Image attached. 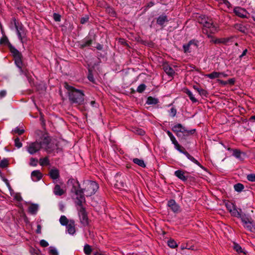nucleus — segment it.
Masks as SVG:
<instances>
[{"label": "nucleus", "mask_w": 255, "mask_h": 255, "mask_svg": "<svg viewBox=\"0 0 255 255\" xmlns=\"http://www.w3.org/2000/svg\"><path fill=\"white\" fill-rule=\"evenodd\" d=\"M49 253L51 255H58L57 250L52 247H50Z\"/></svg>", "instance_id": "3c124183"}, {"label": "nucleus", "mask_w": 255, "mask_h": 255, "mask_svg": "<svg viewBox=\"0 0 255 255\" xmlns=\"http://www.w3.org/2000/svg\"><path fill=\"white\" fill-rule=\"evenodd\" d=\"M167 206L169 209L175 214L181 212L180 206L175 202L174 200L171 199L168 201Z\"/></svg>", "instance_id": "9d476101"}, {"label": "nucleus", "mask_w": 255, "mask_h": 255, "mask_svg": "<svg viewBox=\"0 0 255 255\" xmlns=\"http://www.w3.org/2000/svg\"><path fill=\"white\" fill-rule=\"evenodd\" d=\"M14 198L18 201H20L22 200V198L20 196V195L18 194H16L15 196H14Z\"/></svg>", "instance_id": "052dcab7"}, {"label": "nucleus", "mask_w": 255, "mask_h": 255, "mask_svg": "<svg viewBox=\"0 0 255 255\" xmlns=\"http://www.w3.org/2000/svg\"><path fill=\"white\" fill-rule=\"evenodd\" d=\"M84 251L86 255H89L91 254L92 249L90 246L88 245H86L84 248Z\"/></svg>", "instance_id": "a19ab883"}, {"label": "nucleus", "mask_w": 255, "mask_h": 255, "mask_svg": "<svg viewBox=\"0 0 255 255\" xmlns=\"http://www.w3.org/2000/svg\"><path fill=\"white\" fill-rule=\"evenodd\" d=\"M218 82L223 85H226L228 84V82H227V81H223L222 80L218 79Z\"/></svg>", "instance_id": "0e129e2a"}, {"label": "nucleus", "mask_w": 255, "mask_h": 255, "mask_svg": "<svg viewBox=\"0 0 255 255\" xmlns=\"http://www.w3.org/2000/svg\"><path fill=\"white\" fill-rule=\"evenodd\" d=\"M203 24L205 27L210 28L211 31H214L216 29V26L212 19L208 18L207 20H205V21L203 22Z\"/></svg>", "instance_id": "4468645a"}, {"label": "nucleus", "mask_w": 255, "mask_h": 255, "mask_svg": "<svg viewBox=\"0 0 255 255\" xmlns=\"http://www.w3.org/2000/svg\"><path fill=\"white\" fill-rule=\"evenodd\" d=\"M163 69L164 72L170 76H173L175 74L174 69L170 67L168 64H163Z\"/></svg>", "instance_id": "6ab92c4d"}, {"label": "nucleus", "mask_w": 255, "mask_h": 255, "mask_svg": "<svg viewBox=\"0 0 255 255\" xmlns=\"http://www.w3.org/2000/svg\"><path fill=\"white\" fill-rule=\"evenodd\" d=\"M9 48L10 51L12 53V56L14 59V63H17V64L19 65L20 64L19 62L20 61L22 60L21 53L12 45H10Z\"/></svg>", "instance_id": "1a4fd4ad"}, {"label": "nucleus", "mask_w": 255, "mask_h": 255, "mask_svg": "<svg viewBox=\"0 0 255 255\" xmlns=\"http://www.w3.org/2000/svg\"><path fill=\"white\" fill-rule=\"evenodd\" d=\"M221 74L220 72H213L211 73L206 74L205 76L206 77L209 78L211 79H213L215 78H219L221 76Z\"/></svg>", "instance_id": "7c9ffc66"}, {"label": "nucleus", "mask_w": 255, "mask_h": 255, "mask_svg": "<svg viewBox=\"0 0 255 255\" xmlns=\"http://www.w3.org/2000/svg\"><path fill=\"white\" fill-rule=\"evenodd\" d=\"M166 133L170 138L173 136V134L169 130H167Z\"/></svg>", "instance_id": "338daca9"}, {"label": "nucleus", "mask_w": 255, "mask_h": 255, "mask_svg": "<svg viewBox=\"0 0 255 255\" xmlns=\"http://www.w3.org/2000/svg\"><path fill=\"white\" fill-rule=\"evenodd\" d=\"M198 93L200 96H204L206 97L207 96V95H208V93H207V91L202 88L201 89H200V90H199Z\"/></svg>", "instance_id": "864d4df0"}, {"label": "nucleus", "mask_w": 255, "mask_h": 255, "mask_svg": "<svg viewBox=\"0 0 255 255\" xmlns=\"http://www.w3.org/2000/svg\"><path fill=\"white\" fill-rule=\"evenodd\" d=\"M230 40V38H217L213 41L215 44H227Z\"/></svg>", "instance_id": "393cba45"}, {"label": "nucleus", "mask_w": 255, "mask_h": 255, "mask_svg": "<svg viewBox=\"0 0 255 255\" xmlns=\"http://www.w3.org/2000/svg\"><path fill=\"white\" fill-rule=\"evenodd\" d=\"M230 212L234 217L240 218L241 221H242V219L245 218L247 215L245 214H242V210L240 209L239 211H238L236 208H233V209H230Z\"/></svg>", "instance_id": "ddd939ff"}, {"label": "nucleus", "mask_w": 255, "mask_h": 255, "mask_svg": "<svg viewBox=\"0 0 255 255\" xmlns=\"http://www.w3.org/2000/svg\"><path fill=\"white\" fill-rule=\"evenodd\" d=\"M6 95V90H1L0 91V99H2Z\"/></svg>", "instance_id": "13d9d810"}, {"label": "nucleus", "mask_w": 255, "mask_h": 255, "mask_svg": "<svg viewBox=\"0 0 255 255\" xmlns=\"http://www.w3.org/2000/svg\"><path fill=\"white\" fill-rule=\"evenodd\" d=\"M85 184V187L83 190L86 192V196H90L94 194L99 188L98 184L93 181H87Z\"/></svg>", "instance_id": "39448f33"}, {"label": "nucleus", "mask_w": 255, "mask_h": 255, "mask_svg": "<svg viewBox=\"0 0 255 255\" xmlns=\"http://www.w3.org/2000/svg\"><path fill=\"white\" fill-rule=\"evenodd\" d=\"M193 88L196 90L198 92H199V90H200V89H201L202 88H199L198 86H196V85H194L193 86Z\"/></svg>", "instance_id": "774afa93"}, {"label": "nucleus", "mask_w": 255, "mask_h": 255, "mask_svg": "<svg viewBox=\"0 0 255 255\" xmlns=\"http://www.w3.org/2000/svg\"><path fill=\"white\" fill-rule=\"evenodd\" d=\"M116 185L118 186L119 188L124 187H125V183L122 181H121L119 182L118 180H117Z\"/></svg>", "instance_id": "6e6d98bb"}, {"label": "nucleus", "mask_w": 255, "mask_h": 255, "mask_svg": "<svg viewBox=\"0 0 255 255\" xmlns=\"http://www.w3.org/2000/svg\"><path fill=\"white\" fill-rule=\"evenodd\" d=\"M40 245L42 247H47L49 245L48 242L44 240H41L40 241Z\"/></svg>", "instance_id": "5fc2aeb1"}, {"label": "nucleus", "mask_w": 255, "mask_h": 255, "mask_svg": "<svg viewBox=\"0 0 255 255\" xmlns=\"http://www.w3.org/2000/svg\"><path fill=\"white\" fill-rule=\"evenodd\" d=\"M86 105L87 107H88L89 106H91V107H93V108H98L99 106V104L97 103L95 101L92 100L90 102H87L86 103Z\"/></svg>", "instance_id": "79ce46f5"}, {"label": "nucleus", "mask_w": 255, "mask_h": 255, "mask_svg": "<svg viewBox=\"0 0 255 255\" xmlns=\"http://www.w3.org/2000/svg\"><path fill=\"white\" fill-rule=\"evenodd\" d=\"M38 206L37 204H32L28 207V212L31 214H35L38 210Z\"/></svg>", "instance_id": "cd10ccee"}, {"label": "nucleus", "mask_w": 255, "mask_h": 255, "mask_svg": "<svg viewBox=\"0 0 255 255\" xmlns=\"http://www.w3.org/2000/svg\"><path fill=\"white\" fill-rule=\"evenodd\" d=\"M146 85L144 84L139 85L136 89V91L139 93H142L146 89Z\"/></svg>", "instance_id": "37998d69"}, {"label": "nucleus", "mask_w": 255, "mask_h": 255, "mask_svg": "<svg viewBox=\"0 0 255 255\" xmlns=\"http://www.w3.org/2000/svg\"><path fill=\"white\" fill-rule=\"evenodd\" d=\"M68 233L70 235H74L76 232L75 224L73 220H69V224L66 226Z\"/></svg>", "instance_id": "2eb2a0df"}, {"label": "nucleus", "mask_w": 255, "mask_h": 255, "mask_svg": "<svg viewBox=\"0 0 255 255\" xmlns=\"http://www.w3.org/2000/svg\"><path fill=\"white\" fill-rule=\"evenodd\" d=\"M233 155L241 160H243L244 158L242 155L245 156L246 155V153L242 152L240 150L234 149H233Z\"/></svg>", "instance_id": "412c9836"}, {"label": "nucleus", "mask_w": 255, "mask_h": 255, "mask_svg": "<svg viewBox=\"0 0 255 255\" xmlns=\"http://www.w3.org/2000/svg\"><path fill=\"white\" fill-rule=\"evenodd\" d=\"M76 185L73 184L71 192L76 195L75 204L80 207H84L83 204L85 203L86 200L84 194L83 189L80 187V184L78 181L75 182Z\"/></svg>", "instance_id": "7ed1b4c3"}, {"label": "nucleus", "mask_w": 255, "mask_h": 255, "mask_svg": "<svg viewBox=\"0 0 255 255\" xmlns=\"http://www.w3.org/2000/svg\"><path fill=\"white\" fill-rule=\"evenodd\" d=\"M11 24L14 25L18 39L22 43H23L26 36V30L23 25L14 17L11 20Z\"/></svg>", "instance_id": "20e7f679"}, {"label": "nucleus", "mask_w": 255, "mask_h": 255, "mask_svg": "<svg viewBox=\"0 0 255 255\" xmlns=\"http://www.w3.org/2000/svg\"><path fill=\"white\" fill-rule=\"evenodd\" d=\"M19 63H20L19 65L17 64V63H15V64L16 66H17V67L19 69V71L20 74L26 75V70H25L24 69H23L22 68L23 62H22V60L20 61Z\"/></svg>", "instance_id": "473e14b6"}, {"label": "nucleus", "mask_w": 255, "mask_h": 255, "mask_svg": "<svg viewBox=\"0 0 255 255\" xmlns=\"http://www.w3.org/2000/svg\"><path fill=\"white\" fill-rule=\"evenodd\" d=\"M184 92L188 96L190 100L193 103H196L198 101L196 98H195V97H194V95L189 89H185L184 90Z\"/></svg>", "instance_id": "bb28decb"}, {"label": "nucleus", "mask_w": 255, "mask_h": 255, "mask_svg": "<svg viewBox=\"0 0 255 255\" xmlns=\"http://www.w3.org/2000/svg\"><path fill=\"white\" fill-rule=\"evenodd\" d=\"M53 17L55 21L59 22L61 20V16L59 14L57 13H53Z\"/></svg>", "instance_id": "09e8293b"}, {"label": "nucleus", "mask_w": 255, "mask_h": 255, "mask_svg": "<svg viewBox=\"0 0 255 255\" xmlns=\"http://www.w3.org/2000/svg\"><path fill=\"white\" fill-rule=\"evenodd\" d=\"M78 210L80 223L84 227L88 226L89 224V220L85 208L84 207H80Z\"/></svg>", "instance_id": "0eeeda50"}, {"label": "nucleus", "mask_w": 255, "mask_h": 255, "mask_svg": "<svg viewBox=\"0 0 255 255\" xmlns=\"http://www.w3.org/2000/svg\"><path fill=\"white\" fill-rule=\"evenodd\" d=\"M234 12L237 16L240 17L244 18L246 17L247 12L242 8L239 7H236L234 10Z\"/></svg>", "instance_id": "a211bd4d"}, {"label": "nucleus", "mask_w": 255, "mask_h": 255, "mask_svg": "<svg viewBox=\"0 0 255 255\" xmlns=\"http://www.w3.org/2000/svg\"><path fill=\"white\" fill-rule=\"evenodd\" d=\"M247 179L251 182H255V174H250L247 175Z\"/></svg>", "instance_id": "de8ad7c7"}, {"label": "nucleus", "mask_w": 255, "mask_h": 255, "mask_svg": "<svg viewBox=\"0 0 255 255\" xmlns=\"http://www.w3.org/2000/svg\"><path fill=\"white\" fill-rule=\"evenodd\" d=\"M53 192H54V193L56 195H58V196H61L64 193V190L62 189H61L60 185H59L58 184H56L55 186V187L54 188Z\"/></svg>", "instance_id": "a878e982"}, {"label": "nucleus", "mask_w": 255, "mask_h": 255, "mask_svg": "<svg viewBox=\"0 0 255 255\" xmlns=\"http://www.w3.org/2000/svg\"><path fill=\"white\" fill-rule=\"evenodd\" d=\"M180 152L183 153L188 159H189L190 161L193 162V163L197 164L198 166H199L200 168L204 169V167L192 156H191L187 151H186L185 149V148L183 147L181 149V151H179Z\"/></svg>", "instance_id": "f8f14e48"}, {"label": "nucleus", "mask_w": 255, "mask_h": 255, "mask_svg": "<svg viewBox=\"0 0 255 255\" xmlns=\"http://www.w3.org/2000/svg\"><path fill=\"white\" fill-rule=\"evenodd\" d=\"M50 141V139L49 137L48 136H44L42 140L39 141V142L42 143V146H44V145L46 146L49 143Z\"/></svg>", "instance_id": "58836bf2"}, {"label": "nucleus", "mask_w": 255, "mask_h": 255, "mask_svg": "<svg viewBox=\"0 0 255 255\" xmlns=\"http://www.w3.org/2000/svg\"><path fill=\"white\" fill-rule=\"evenodd\" d=\"M242 222L246 229L251 232L255 233V223L250 216L247 215L245 218L242 219Z\"/></svg>", "instance_id": "423d86ee"}, {"label": "nucleus", "mask_w": 255, "mask_h": 255, "mask_svg": "<svg viewBox=\"0 0 255 255\" xmlns=\"http://www.w3.org/2000/svg\"><path fill=\"white\" fill-rule=\"evenodd\" d=\"M171 129L178 137L181 139H186L187 136L193 134L196 131V129L188 130L181 124L174 125Z\"/></svg>", "instance_id": "f03ea898"}, {"label": "nucleus", "mask_w": 255, "mask_h": 255, "mask_svg": "<svg viewBox=\"0 0 255 255\" xmlns=\"http://www.w3.org/2000/svg\"><path fill=\"white\" fill-rule=\"evenodd\" d=\"M159 102L157 98L149 96L147 98L146 103L148 105H156Z\"/></svg>", "instance_id": "c85d7f7f"}, {"label": "nucleus", "mask_w": 255, "mask_h": 255, "mask_svg": "<svg viewBox=\"0 0 255 255\" xmlns=\"http://www.w3.org/2000/svg\"><path fill=\"white\" fill-rule=\"evenodd\" d=\"M13 131L15 133L18 134L19 135H21L24 133V130L23 129H20L18 127H16L14 128V129L13 130Z\"/></svg>", "instance_id": "8fccbe9b"}, {"label": "nucleus", "mask_w": 255, "mask_h": 255, "mask_svg": "<svg viewBox=\"0 0 255 255\" xmlns=\"http://www.w3.org/2000/svg\"><path fill=\"white\" fill-rule=\"evenodd\" d=\"M192 44H194L196 46V44L195 43L194 40H190L187 44H184L183 46L184 52L185 53H190L191 52L190 46Z\"/></svg>", "instance_id": "b1692460"}, {"label": "nucleus", "mask_w": 255, "mask_h": 255, "mask_svg": "<svg viewBox=\"0 0 255 255\" xmlns=\"http://www.w3.org/2000/svg\"><path fill=\"white\" fill-rule=\"evenodd\" d=\"M235 80L234 79H230L228 81H227V82H228V84L233 85L235 83Z\"/></svg>", "instance_id": "680f3d73"}, {"label": "nucleus", "mask_w": 255, "mask_h": 255, "mask_svg": "<svg viewBox=\"0 0 255 255\" xmlns=\"http://www.w3.org/2000/svg\"><path fill=\"white\" fill-rule=\"evenodd\" d=\"M234 28L236 29L239 30V31L245 33L247 32L248 28L247 27L241 24V23H237L234 25Z\"/></svg>", "instance_id": "4be33fe9"}, {"label": "nucleus", "mask_w": 255, "mask_h": 255, "mask_svg": "<svg viewBox=\"0 0 255 255\" xmlns=\"http://www.w3.org/2000/svg\"><path fill=\"white\" fill-rule=\"evenodd\" d=\"M88 78L91 82H94V79L93 76L91 74H89L88 76Z\"/></svg>", "instance_id": "e2e57ef3"}, {"label": "nucleus", "mask_w": 255, "mask_h": 255, "mask_svg": "<svg viewBox=\"0 0 255 255\" xmlns=\"http://www.w3.org/2000/svg\"><path fill=\"white\" fill-rule=\"evenodd\" d=\"M42 173L38 170H34L31 173V179L34 181L40 180L42 178Z\"/></svg>", "instance_id": "dca6fc26"}, {"label": "nucleus", "mask_w": 255, "mask_h": 255, "mask_svg": "<svg viewBox=\"0 0 255 255\" xmlns=\"http://www.w3.org/2000/svg\"><path fill=\"white\" fill-rule=\"evenodd\" d=\"M244 188V186L241 183H237L234 185L235 190L237 192H240Z\"/></svg>", "instance_id": "4c0bfd02"}, {"label": "nucleus", "mask_w": 255, "mask_h": 255, "mask_svg": "<svg viewBox=\"0 0 255 255\" xmlns=\"http://www.w3.org/2000/svg\"><path fill=\"white\" fill-rule=\"evenodd\" d=\"M42 147V143L36 140L30 143L27 146V150L30 154H33L38 151Z\"/></svg>", "instance_id": "6e6552de"}, {"label": "nucleus", "mask_w": 255, "mask_h": 255, "mask_svg": "<svg viewBox=\"0 0 255 255\" xmlns=\"http://www.w3.org/2000/svg\"><path fill=\"white\" fill-rule=\"evenodd\" d=\"M89 17L88 15H86L81 18L80 22L82 24H85L89 20Z\"/></svg>", "instance_id": "603ef678"}, {"label": "nucleus", "mask_w": 255, "mask_h": 255, "mask_svg": "<svg viewBox=\"0 0 255 255\" xmlns=\"http://www.w3.org/2000/svg\"><path fill=\"white\" fill-rule=\"evenodd\" d=\"M8 164V161L7 159H3L0 162V167L1 168H5L7 166Z\"/></svg>", "instance_id": "c03bdc74"}, {"label": "nucleus", "mask_w": 255, "mask_h": 255, "mask_svg": "<svg viewBox=\"0 0 255 255\" xmlns=\"http://www.w3.org/2000/svg\"><path fill=\"white\" fill-rule=\"evenodd\" d=\"M39 164L42 166L49 165L50 162L48 157L46 156L44 158H40Z\"/></svg>", "instance_id": "c756f323"}, {"label": "nucleus", "mask_w": 255, "mask_h": 255, "mask_svg": "<svg viewBox=\"0 0 255 255\" xmlns=\"http://www.w3.org/2000/svg\"><path fill=\"white\" fill-rule=\"evenodd\" d=\"M168 21L169 20L167 15L165 14H161L157 17L156 23L157 24L163 27L164 26V24Z\"/></svg>", "instance_id": "f3484780"}, {"label": "nucleus", "mask_w": 255, "mask_h": 255, "mask_svg": "<svg viewBox=\"0 0 255 255\" xmlns=\"http://www.w3.org/2000/svg\"><path fill=\"white\" fill-rule=\"evenodd\" d=\"M133 162L138 165L142 167H145V164L144 163V161L142 159H138L137 158L133 159Z\"/></svg>", "instance_id": "f704fd0d"}, {"label": "nucleus", "mask_w": 255, "mask_h": 255, "mask_svg": "<svg viewBox=\"0 0 255 255\" xmlns=\"http://www.w3.org/2000/svg\"><path fill=\"white\" fill-rule=\"evenodd\" d=\"M64 88L67 90L69 100L71 104L81 105L84 103L85 95L82 91L75 89L67 83H64Z\"/></svg>", "instance_id": "f257e3e1"}, {"label": "nucleus", "mask_w": 255, "mask_h": 255, "mask_svg": "<svg viewBox=\"0 0 255 255\" xmlns=\"http://www.w3.org/2000/svg\"><path fill=\"white\" fill-rule=\"evenodd\" d=\"M36 233L39 234L41 233V227L40 225H37Z\"/></svg>", "instance_id": "bf43d9fd"}, {"label": "nucleus", "mask_w": 255, "mask_h": 255, "mask_svg": "<svg viewBox=\"0 0 255 255\" xmlns=\"http://www.w3.org/2000/svg\"><path fill=\"white\" fill-rule=\"evenodd\" d=\"M37 159L32 157L30 158L29 163L30 165L32 166H36L37 165Z\"/></svg>", "instance_id": "a18cd8bd"}, {"label": "nucleus", "mask_w": 255, "mask_h": 255, "mask_svg": "<svg viewBox=\"0 0 255 255\" xmlns=\"http://www.w3.org/2000/svg\"><path fill=\"white\" fill-rule=\"evenodd\" d=\"M92 43V40L89 38H85L81 43V47H85L90 46Z\"/></svg>", "instance_id": "72a5a7b5"}, {"label": "nucleus", "mask_w": 255, "mask_h": 255, "mask_svg": "<svg viewBox=\"0 0 255 255\" xmlns=\"http://www.w3.org/2000/svg\"><path fill=\"white\" fill-rule=\"evenodd\" d=\"M174 175L183 182H185L189 178L188 172L182 170H177L174 172Z\"/></svg>", "instance_id": "9b49d317"}, {"label": "nucleus", "mask_w": 255, "mask_h": 255, "mask_svg": "<svg viewBox=\"0 0 255 255\" xmlns=\"http://www.w3.org/2000/svg\"><path fill=\"white\" fill-rule=\"evenodd\" d=\"M0 44L7 45L9 47L11 44L9 42V40L6 35H3L2 37L0 39Z\"/></svg>", "instance_id": "2f4dec72"}, {"label": "nucleus", "mask_w": 255, "mask_h": 255, "mask_svg": "<svg viewBox=\"0 0 255 255\" xmlns=\"http://www.w3.org/2000/svg\"><path fill=\"white\" fill-rule=\"evenodd\" d=\"M40 120L41 122V125L42 127H44L45 126V121L44 119V116L42 114V113H40Z\"/></svg>", "instance_id": "4d7b16f0"}, {"label": "nucleus", "mask_w": 255, "mask_h": 255, "mask_svg": "<svg viewBox=\"0 0 255 255\" xmlns=\"http://www.w3.org/2000/svg\"><path fill=\"white\" fill-rule=\"evenodd\" d=\"M59 221L62 226H67L69 223V221L68 220L66 217L64 215L61 216L59 219Z\"/></svg>", "instance_id": "c9c22d12"}, {"label": "nucleus", "mask_w": 255, "mask_h": 255, "mask_svg": "<svg viewBox=\"0 0 255 255\" xmlns=\"http://www.w3.org/2000/svg\"><path fill=\"white\" fill-rule=\"evenodd\" d=\"M172 143L174 145V147L176 149H177L179 151H181V149L183 148V147L181 146L178 142L177 140L176 139L175 136L173 135V136L170 138Z\"/></svg>", "instance_id": "5701e85b"}, {"label": "nucleus", "mask_w": 255, "mask_h": 255, "mask_svg": "<svg viewBox=\"0 0 255 255\" xmlns=\"http://www.w3.org/2000/svg\"><path fill=\"white\" fill-rule=\"evenodd\" d=\"M233 248L238 253H244L242 247L237 243H234Z\"/></svg>", "instance_id": "ea45409f"}, {"label": "nucleus", "mask_w": 255, "mask_h": 255, "mask_svg": "<svg viewBox=\"0 0 255 255\" xmlns=\"http://www.w3.org/2000/svg\"><path fill=\"white\" fill-rule=\"evenodd\" d=\"M248 52V50L247 49H245L242 54L240 56V58H242L243 56L246 55L247 53Z\"/></svg>", "instance_id": "69168bd1"}, {"label": "nucleus", "mask_w": 255, "mask_h": 255, "mask_svg": "<svg viewBox=\"0 0 255 255\" xmlns=\"http://www.w3.org/2000/svg\"><path fill=\"white\" fill-rule=\"evenodd\" d=\"M14 144L15 146L17 148H20L22 146V143L20 141L19 138L17 137L14 140Z\"/></svg>", "instance_id": "49530a36"}, {"label": "nucleus", "mask_w": 255, "mask_h": 255, "mask_svg": "<svg viewBox=\"0 0 255 255\" xmlns=\"http://www.w3.org/2000/svg\"><path fill=\"white\" fill-rule=\"evenodd\" d=\"M49 175L53 180L57 179L60 177L59 171L56 168L52 169L49 171Z\"/></svg>", "instance_id": "aec40b11"}, {"label": "nucleus", "mask_w": 255, "mask_h": 255, "mask_svg": "<svg viewBox=\"0 0 255 255\" xmlns=\"http://www.w3.org/2000/svg\"><path fill=\"white\" fill-rule=\"evenodd\" d=\"M167 245L170 248L172 249H175L178 246L176 242L173 239L169 240L167 241Z\"/></svg>", "instance_id": "e433bc0d"}]
</instances>
